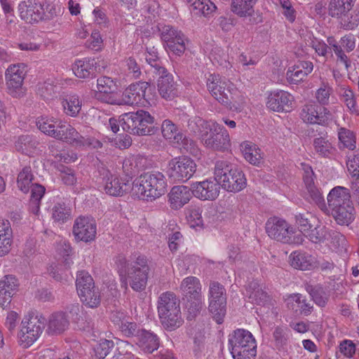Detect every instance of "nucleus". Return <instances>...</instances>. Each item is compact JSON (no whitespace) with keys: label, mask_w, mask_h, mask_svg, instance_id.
<instances>
[{"label":"nucleus","mask_w":359,"mask_h":359,"mask_svg":"<svg viewBox=\"0 0 359 359\" xmlns=\"http://www.w3.org/2000/svg\"><path fill=\"white\" fill-rule=\"evenodd\" d=\"M121 280L127 285V279L135 291L140 292L145 289L148 280L149 266L144 256H139L130 265L123 257H118L116 261Z\"/></svg>","instance_id":"nucleus-1"},{"label":"nucleus","mask_w":359,"mask_h":359,"mask_svg":"<svg viewBox=\"0 0 359 359\" xmlns=\"http://www.w3.org/2000/svg\"><path fill=\"white\" fill-rule=\"evenodd\" d=\"M328 208L337 223L348 225L355 219V210L351 200L349 190L337 186L332 189L327 196Z\"/></svg>","instance_id":"nucleus-2"},{"label":"nucleus","mask_w":359,"mask_h":359,"mask_svg":"<svg viewBox=\"0 0 359 359\" xmlns=\"http://www.w3.org/2000/svg\"><path fill=\"white\" fill-rule=\"evenodd\" d=\"M133 189L139 198L152 201L166 193L167 182L161 172H147L136 179Z\"/></svg>","instance_id":"nucleus-3"},{"label":"nucleus","mask_w":359,"mask_h":359,"mask_svg":"<svg viewBox=\"0 0 359 359\" xmlns=\"http://www.w3.org/2000/svg\"><path fill=\"white\" fill-rule=\"evenodd\" d=\"M214 175L220 186L227 191L238 192L246 187L244 173L236 165L227 161H216Z\"/></svg>","instance_id":"nucleus-4"},{"label":"nucleus","mask_w":359,"mask_h":359,"mask_svg":"<svg viewBox=\"0 0 359 359\" xmlns=\"http://www.w3.org/2000/svg\"><path fill=\"white\" fill-rule=\"evenodd\" d=\"M158 313L164 327L173 330L183 323L180 301L172 292L162 293L158 300Z\"/></svg>","instance_id":"nucleus-5"},{"label":"nucleus","mask_w":359,"mask_h":359,"mask_svg":"<svg viewBox=\"0 0 359 359\" xmlns=\"http://www.w3.org/2000/svg\"><path fill=\"white\" fill-rule=\"evenodd\" d=\"M120 123L123 130L130 134L150 135L155 131L154 117L142 109L123 114Z\"/></svg>","instance_id":"nucleus-6"},{"label":"nucleus","mask_w":359,"mask_h":359,"mask_svg":"<svg viewBox=\"0 0 359 359\" xmlns=\"http://www.w3.org/2000/svg\"><path fill=\"white\" fill-rule=\"evenodd\" d=\"M34 179L31 167L25 166L18 175L17 184L23 193H28L31 190L29 209L31 212L36 215L39 212L41 200L45 194L46 189L38 183H33Z\"/></svg>","instance_id":"nucleus-7"},{"label":"nucleus","mask_w":359,"mask_h":359,"mask_svg":"<svg viewBox=\"0 0 359 359\" xmlns=\"http://www.w3.org/2000/svg\"><path fill=\"white\" fill-rule=\"evenodd\" d=\"M186 307L189 312V318L196 316L203 307L201 285L200 280L194 276L185 278L180 285Z\"/></svg>","instance_id":"nucleus-8"},{"label":"nucleus","mask_w":359,"mask_h":359,"mask_svg":"<svg viewBox=\"0 0 359 359\" xmlns=\"http://www.w3.org/2000/svg\"><path fill=\"white\" fill-rule=\"evenodd\" d=\"M46 320L39 315H30L25 317L22 323L18 332V339L20 346L28 348L35 342L41 334Z\"/></svg>","instance_id":"nucleus-9"},{"label":"nucleus","mask_w":359,"mask_h":359,"mask_svg":"<svg viewBox=\"0 0 359 359\" xmlns=\"http://www.w3.org/2000/svg\"><path fill=\"white\" fill-rule=\"evenodd\" d=\"M54 138L76 147L99 148L102 147L100 141L82 136L72 125L61 120Z\"/></svg>","instance_id":"nucleus-10"},{"label":"nucleus","mask_w":359,"mask_h":359,"mask_svg":"<svg viewBox=\"0 0 359 359\" xmlns=\"http://www.w3.org/2000/svg\"><path fill=\"white\" fill-rule=\"evenodd\" d=\"M303 170V181L305 186L304 198L310 203H314L323 212H329L321 190L315 184L316 176L311 166L307 163H301Z\"/></svg>","instance_id":"nucleus-11"},{"label":"nucleus","mask_w":359,"mask_h":359,"mask_svg":"<svg viewBox=\"0 0 359 359\" xmlns=\"http://www.w3.org/2000/svg\"><path fill=\"white\" fill-rule=\"evenodd\" d=\"M196 170V164L194 160L187 156H180L168 162L166 173L168 178L175 182H185L194 175Z\"/></svg>","instance_id":"nucleus-12"},{"label":"nucleus","mask_w":359,"mask_h":359,"mask_svg":"<svg viewBox=\"0 0 359 359\" xmlns=\"http://www.w3.org/2000/svg\"><path fill=\"white\" fill-rule=\"evenodd\" d=\"M209 311L218 324H222L226 315V294L224 287L219 283L212 281L209 287Z\"/></svg>","instance_id":"nucleus-13"},{"label":"nucleus","mask_w":359,"mask_h":359,"mask_svg":"<svg viewBox=\"0 0 359 359\" xmlns=\"http://www.w3.org/2000/svg\"><path fill=\"white\" fill-rule=\"evenodd\" d=\"M209 127L210 134L205 133L201 135L205 147L215 151H228L231 148V140L227 130L216 121H213Z\"/></svg>","instance_id":"nucleus-14"},{"label":"nucleus","mask_w":359,"mask_h":359,"mask_svg":"<svg viewBox=\"0 0 359 359\" xmlns=\"http://www.w3.org/2000/svg\"><path fill=\"white\" fill-rule=\"evenodd\" d=\"M158 31L164 46L176 55H182L186 50L187 38L183 32L170 25H161Z\"/></svg>","instance_id":"nucleus-15"},{"label":"nucleus","mask_w":359,"mask_h":359,"mask_svg":"<svg viewBox=\"0 0 359 359\" xmlns=\"http://www.w3.org/2000/svg\"><path fill=\"white\" fill-rule=\"evenodd\" d=\"M27 74V65L24 63L10 65L5 72V79L8 93L13 97L22 95V84Z\"/></svg>","instance_id":"nucleus-16"},{"label":"nucleus","mask_w":359,"mask_h":359,"mask_svg":"<svg viewBox=\"0 0 359 359\" xmlns=\"http://www.w3.org/2000/svg\"><path fill=\"white\" fill-rule=\"evenodd\" d=\"M100 177L107 194L112 196H122L127 192L130 187L129 181L121 178L116 174H113L108 169L102 168L99 170Z\"/></svg>","instance_id":"nucleus-17"},{"label":"nucleus","mask_w":359,"mask_h":359,"mask_svg":"<svg viewBox=\"0 0 359 359\" xmlns=\"http://www.w3.org/2000/svg\"><path fill=\"white\" fill-rule=\"evenodd\" d=\"M265 229L271 238L284 243L292 242V228L286 220L278 217H270L266 222Z\"/></svg>","instance_id":"nucleus-18"},{"label":"nucleus","mask_w":359,"mask_h":359,"mask_svg":"<svg viewBox=\"0 0 359 359\" xmlns=\"http://www.w3.org/2000/svg\"><path fill=\"white\" fill-rule=\"evenodd\" d=\"M72 233L77 241L88 243L95 240L97 233L95 220L89 216H79L75 219Z\"/></svg>","instance_id":"nucleus-19"},{"label":"nucleus","mask_w":359,"mask_h":359,"mask_svg":"<svg viewBox=\"0 0 359 359\" xmlns=\"http://www.w3.org/2000/svg\"><path fill=\"white\" fill-rule=\"evenodd\" d=\"M43 0H24L18 5L22 20L28 23L38 22L44 18Z\"/></svg>","instance_id":"nucleus-20"},{"label":"nucleus","mask_w":359,"mask_h":359,"mask_svg":"<svg viewBox=\"0 0 359 359\" xmlns=\"http://www.w3.org/2000/svg\"><path fill=\"white\" fill-rule=\"evenodd\" d=\"M294 97L287 91L276 90L270 92L267 97L266 107L271 111L288 112L292 109Z\"/></svg>","instance_id":"nucleus-21"},{"label":"nucleus","mask_w":359,"mask_h":359,"mask_svg":"<svg viewBox=\"0 0 359 359\" xmlns=\"http://www.w3.org/2000/svg\"><path fill=\"white\" fill-rule=\"evenodd\" d=\"M300 115L304 122L311 124L324 125L332 118V114L327 108L312 104L304 105Z\"/></svg>","instance_id":"nucleus-22"},{"label":"nucleus","mask_w":359,"mask_h":359,"mask_svg":"<svg viewBox=\"0 0 359 359\" xmlns=\"http://www.w3.org/2000/svg\"><path fill=\"white\" fill-rule=\"evenodd\" d=\"M220 184L215 180H206L192 184L193 195L203 201H213L219 194Z\"/></svg>","instance_id":"nucleus-23"},{"label":"nucleus","mask_w":359,"mask_h":359,"mask_svg":"<svg viewBox=\"0 0 359 359\" xmlns=\"http://www.w3.org/2000/svg\"><path fill=\"white\" fill-rule=\"evenodd\" d=\"M232 84L229 79L215 74H210L206 81L208 90L220 104L227 102L224 98Z\"/></svg>","instance_id":"nucleus-24"},{"label":"nucleus","mask_w":359,"mask_h":359,"mask_svg":"<svg viewBox=\"0 0 359 359\" xmlns=\"http://www.w3.org/2000/svg\"><path fill=\"white\" fill-rule=\"evenodd\" d=\"M149 83L146 81H139L130 84L123 93L122 102L127 105L144 104L146 99V90Z\"/></svg>","instance_id":"nucleus-25"},{"label":"nucleus","mask_w":359,"mask_h":359,"mask_svg":"<svg viewBox=\"0 0 359 359\" xmlns=\"http://www.w3.org/2000/svg\"><path fill=\"white\" fill-rule=\"evenodd\" d=\"M161 130L163 136L165 139L177 144L179 147H183L187 151L189 150V146L192 144L191 140L184 134L179 133L177 126L171 121L164 120L161 125Z\"/></svg>","instance_id":"nucleus-26"},{"label":"nucleus","mask_w":359,"mask_h":359,"mask_svg":"<svg viewBox=\"0 0 359 359\" xmlns=\"http://www.w3.org/2000/svg\"><path fill=\"white\" fill-rule=\"evenodd\" d=\"M229 349L257 346L256 340L252 333L244 329H237L228 337Z\"/></svg>","instance_id":"nucleus-27"},{"label":"nucleus","mask_w":359,"mask_h":359,"mask_svg":"<svg viewBox=\"0 0 359 359\" xmlns=\"http://www.w3.org/2000/svg\"><path fill=\"white\" fill-rule=\"evenodd\" d=\"M18 286V280L12 275H6L0 280V306L6 309Z\"/></svg>","instance_id":"nucleus-28"},{"label":"nucleus","mask_w":359,"mask_h":359,"mask_svg":"<svg viewBox=\"0 0 359 359\" xmlns=\"http://www.w3.org/2000/svg\"><path fill=\"white\" fill-rule=\"evenodd\" d=\"M192 187L175 186L168 194L170 206L172 209H179L187 204L192 197Z\"/></svg>","instance_id":"nucleus-29"},{"label":"nucleus","mask_w":359,"mask_h":359,"mask_svg":"<svg viewBox=\"0 0 359 359\" xmlns=\"http://www.w3.org/2000/svg\"><path fill=\"white\" fill-rule=\"evenodd\" d=\"M97 62L93 59L76 60L72 65L75 76L80 79H90L95 76Z\"/></svg>","instance_id":"nucleus-30"},{"label":"nucleus","mask_w":359,"mask_h":359,"mask_svg":"<svg viewBox=\"0 0 359 359\" xmlns=\"http://www.w3.org/2000/svg\"><path fill=\"white\" fill-rule=\"evenodd\" d=\"M313 69V65L310 61H301L294 66L290 67L286 73L289 83L297 84L304 80Z\"/></svg>","instance_id":"nucleus-31"},{"label":"nucleus","mask_w":359,"mask_h":359,"mask_svg":"<svg viewBox=\"0 0 359 359\" xmlns=\"http://www.w3.org/2000/svg\"><path fill=\"white\" fill-rule=\"evenodd\" d=\"M246 297L255 304L265 306L269 303L271 298L264 291L257 280L250 282L246 287Z\"/></svg>","instance_id":"nucleus-32"},{"label":"nucleus","mask_w":359,"mask_h":359,"mask_svg":"<svg viewBox=\"0 0 359 359\" xmlns=\"http://www.w3.org/2000/svg\"><path fill=\"white\" fill-rule=\"evenodd\" d=\"M148 166V159L144 156L130 155L123 161V171L126 176L132 177L140 170L145 169Z\"/></svg>","instance_id":"nucleus-33"},{"label":"nucleus","mask_w":359,"mask_h":359,"mask_svg":"<svg viewBox=\"0 0 359 359\" xmlns=\"http://www.w3.org/2000/svg\"><path fill=\"white\" fill-rule=\"evenodd\" d=\"M97 92L95 97L106 103H112L111 94L116 90L115 82L108 76H101L97 80Z\"/></svg>","instance_id":"nucleus-34"},{"label":"nucleus","mask_w":359,"mask_h":359,"mask_svg":"<svg viewBox=\"0 0 359 359\" xmlns=\"http://www.w3.org/2000/svg\"><path fill=\"white\" fill-rule=\"evenodd\" d=\"M157 86L160 95L165 100H172L177 96V85L171 74L159 77Z\"/></svg>","instance_id":"nucleus-35"},{"label":"nucleus","mask_w":359,"mask_h":359,"mask_svg":"<svg viewBox=\"0 0 359 359\" xmlns=\"http://www.w3.org/2000/svg\"><path fill=\"white\" fill-rule=\"evenodd\" d=\"M137 345L147 353H151L159 347V339L156 334L142 330L137 334Z\"/></svg>","instance_id":"nucleus-36"},{"label":"nucleus","mask_w":359,"mask_h":359,"mask_svg":"<svg viewBox=\"0 0 359 359\" xmlns=\"http://www.w3.org/2000/svg\"><path fill=\"white\" fill-rule=\"evenodd\" d=\"M313 147L316 154L323 158H331L337 152V149L328 139L327 133L315 137L313 140Z\"/></svg>","instance_id":"nucleus-37"},{"label":"nucleus","mask_w":359,"mask_h":359,"mask_svg":"<svg viewBox=\"0 0 359 359\" xmlns=\"http://www.w3.org/2000/svg\"><path fill=\"white\" fill-rule=\"evenodd\" d=\"M224 101L227 102H222L221 104L224 105L227 109L235 111H241L245 103V97L233 83L231 88L227 90Z\"/></svg>","instance_id":"nucleus-38"},{"label":"nucleus","mask_w":359,"mask_h":359,"mask_svg":"<svg viewBox=\"0 0 359 359\" xmlns=\"http://www.w3.org/2000/svg\"><path fill=\"white\" fill-rule=\"evenodd\" d=\"M191 12L196 15L209 17L216 11V6L210 0H184Z\"/></svg>","instance_id":"nucleus-39"},{"label":"nucleus","mask_w":359,"mask_h":359,"mask_svg":"<svg viewBox=\"0 0 359 359\" xmlns=\"http://www.w3.org/2000/svg\"><path fill=\"white\" fill-rule=\"evenodd\" d=\"M305 290L317 306L323 308L327 305L330 299V292L321 285L306 283L305 285Z\"/></svg>","instance_id":"nucleus-40"},{"label":"nucleus","mask_w":359,"mask_h":359,"mask_svg":"<svg viewBox=\"0 0 359 359\" xmlns=\"http://www.w3.org/2000/svg\"><path fill=\"white\" fill-rule=\"evenodd\" d=\"M61 104L67 116L76 117L81 110L82 100L76 94L67 95L62 99Z\"/></svg>","instance_id":"nucleus-41"},{"label":"nucleus","mask_w":359,"mask_h":359,"mask_svg":"<svg viewBox=\"0 0 359 359\" xmlns=\"http://www.w3.org/2000/svg\"><path fill=\"white\" fill-rule=\"evenodd\" d=\"M355 1L356 0H330L328 13L332 18H339L350 12Z\"/></svg>","instance_id":"nucleus-42"},{"label":"nucleus","mask_w":359,"mask_h":359,"mask_svg":"<svg viewBox=\"0 0 359 359\" xmlns=\"http://www.w3.org/2000/svg\"><path fill=\"white\" fill-rule=\"evenodd\" d=\"M339 97L351 114L359 116V107L357 104L355 93L348 86L340 88Z\"/></svg>","instance_id":"nucleus-43"},{"label":"nucleus","mask_w":359,"mask_h":359,"mask_svg":"<svg viewBox=\"0 0 359 359\" xmlns=\"http://www.w3.org/2000/svg\"><path fill=\"white\" fill-rule=\"evenodd\" d=\"M39 142L32 135H21L14 137L15 149L23 154H29L37 147Z\"/></svg>","instance_id":"nucleus-44"},{"label":"nucleus","mask_w":359,"mask_h":359,"mask_svg":"<svg viewBox=\"0 0 359 359\" xmlns=\"http://www.w3.org/2000/svg\"><path fill=\"white\" fill-rule=\"evenodd\" d=\"M69 321L63 313H55L51 315L48 325V332L52 334H60L68 327Z\"/></svg>","instance_id":"nucleus-45"},{"label":"nucleus","mask_w":359,"mask_h":359,"mask_svg":"<svg viewBox=\"0 0 359 359\" xmlns=\"http://www.w3.org/2000/svg\"><path fill=\"white\" fill-rule=\"evenodd\" d=\"M292 267L300 270H309L312 267V258L306 252L294 251L290 255Z\"/></svg>","instance_id":"nucleus-46"},{"label":"nucleus","mask_w":359,"mask_h":359,"mask_svg":"<svg viewBox=\"0 0 359 359\" xmlns=\"http://www.w3.org/2000/svg\"><path fill=\"white\" fill-rule=\"evenodd\" d=\"M60 120L47 116H41L36 120L38 128L44 134L55 137Z\"/></svg>","instance_id":"nucleus-47"},{"label":"nucleus","mask_w":359,"mask_h":359,"mask_svg":"<svg viewBox=\"0 0 359 359\" xmlns=\"http://www.w3.org/2000/svg\"><path fill=\"white\" fill-rule=\"evenodd\" d=\"M338 139L339 148H346L349 150H354L356 147V137L355 133L346 128L338 129Z\"/></svg>","instance_id":"nucleus-48"},{"label":"nucleus","mask_w":359,"mask_h":359,"mask_svg":"<svg viewBox=\"0 0 359 359\" xmlns=\"http://www.w3.org/2000/svg\"><path fill=\"white\" fill-rule=\"evenodd\" d=\"M257 0H233L232 11L241 17L250 16L254 13L253 6Z\"/></svg>","instance_id":"nucleus-49"},{"label":"nucleus","mask_w":359,"mask_h":359,"mask_svg":"<svg viewBox=\"0 0 359 359\" xmlns=\"http://www.w3.org/2000/svg\"><path fill=\"white\" fill-rule=\"evenodd\" d=\"M81 301L90 308L97 307L100 304V294L98 288L87 289L78 294Z\"/></svg>","instance_id":"nucleus-50"},{"label":"nucleus","mask_w":359,"mask_h":359,"mask_svg":"<svg viewBox=\"0 0 359 359\" xmlns=\"http://www.w3.org/2000/svg\"><path fill=\"white\" fill-rule=\"evenodd\" d=\"M328 229L325 226L317 225L313 229H310L304 236L313 243H324L327 241Z\"/></svg>","instance_id":"nucleus-51"},{"label":"nucleus","mask_w":359,"mask_h":359,"mask_svg":"<svg viewBox=\"0 0 359 359\" xmlns=\"http://www.w3.org/2000/svg\"><path fill=\"white\" fill-rule=\"evenodd\" d=\"M242 151L245 158L252 165H258L260 163L262 156L259 149L251 142H244L241 144Z\"/></svg>","instance_id":"nucleus-52"},{"label":"nucleus","mask_w":359,"mask_h":359,"mask_svg":"<svg viewBox=\"0 0 359 359\" xmlns=\"http://www.w3.org/2000/svg\"><path fill=\"white\" fill-rule=\"evenodd\" d=\"M71 209L65 203H57L52 208V218L55 222L64 224L69 219Z\"/></svg>","instance_id":"nucleus-53"},{"label":"nucleus","mask_w":359,"mask_h":359,"mask_svg":"<svg viewBox=\"0 0 359 359\" xmlns=\"http://www.w3.org/2000/svg\"><path fill=\"white\" fill-rule=\"evenodd\" d=\"M58 86L50 79L38 84L37 93L44 100H50L57 96Z\"/></svg>","instance_id":"nucleus-54"},{"label":"nucleus","mask_w":359,"mask_h":359,"mask_svg":"<svg viewBox=\"0 0 359 359\" xmlns=\"http://www.w3.org/2000/svg\"><path fill=\"white\" fill-rule=\"evenodd\" d=\"M295 224L299 230L304 235L313 227L311 223L313 217L309 212H297L294 214Z\"/></svg>","instance_id":"nucleus-55"},{"label":"nucleus","mask_w":359,"mask_h":359,"mask_svg":"<svg viewBox=\"0 0 359 359\" xmlns=\"http://www.w3.org/2000/svg\"><path fill=\"white\" fill-rule=\"evenodd\" d=\"M76 285L78 294L87 289H93L95 283L91 276L86 271H79L76 280Z\"/></svg>","instance_id":"nucleus-56"},{"label":"nucleus","mask_w":359,"mask_h":359,"mask_svg":"<svg viewBox=\"0 0 359 359\" xmlns=\"http://www.w3.org/2000/svg\"><path fill=\"white\" fill-rule=\"evenodd\" d=\"M56 250L58 255L63 257V263L66 269H69L73 264L70 257L72 255V248L70 243L62 240L57 243Z\"/></svg>","instance_id":"nucleus-57"},{"label":"nucleus","mask_w":359,"mask_h":359,"mask_svg":"<svg viewBox=\"0 0 359 359\" xmlns=\"http://www.w3.org/2000/svg\"><path fill=\"white\" fill-rule=\"evenodd\" d=\"M332 93V87L327 83L323 82L320 88L316 92V98L317 102L325 107L330 103V95Z\"/></svg>","instance_id":"nucleus-58"},{"label":"nucleus","mask_w":359,"mask_h":359,"mask_svg":"<svg viewBox=\"0 0 359 359\" xmlns=\"http://www.w3.org/2000/svg\"><path fill=\"white\" fill-rule=\"evenodd\" d=\"M125 71L126 75L133 79H138L142 75V71L140 65L137 60L133 57H129L125 61Z\"/></svg>","instance_id":"nucleus-59"},{"label":"nucleus","mask_w":359,"mask_h":359,"mask_svg":"<svg viewBox=\"0 0 359 359\" xmlns=\"http://www.w3.org/2000/svg\"><path fill=\"white\" fill-rule=\"evenodd\" d=\"M233 359H255L257 346L229 350Z\"/></svg>","instance_id":"nucleus-60"},{"label":"nucleus","mask_w":359,"mask_h":359,"mask_svg":"<svg viewBox=\"0 0 359 359\" xmlns=\"http://www.w3.org/2000/svg\"><path fill=\"white\" fill-rule=\"evenodd\" d=\"M114 344L111 340L101 339L95 348V357L97 359L104 358L114 348Z\"/></svg>","instance_id":"nucleus-61"},{"label":"nucleus","mask_w":359,"mask_h":359,"mask_svg":"<svg viewBox=\"0 0 359 359\" xmlns=\"http://www.w3.org/2000/svg\"><path fill=\"white\" fill-rule=\"evenodd\" d=\"M340 25L346 30H352L355 28L359 23V15L356 13L352 14L347 13L340 16Z\"/></svg>","instance_id":"nucleus-62"},{"label":"nucleus","mask_w":359,"mask_h":359,"mask_svg":"<svg viewBox=\"0 0 359 359\" xmlns=\"http://www.w3.org/2000/svg\"><path fill=\"white\" fill-rule=\"evenodd\" d=\"M122 334L128 337H136L140 331L136 323L128 321V319L118 327Z\"/></svg>","instance_id":"nucleus-63"},{"label":"nucleus","mask_w":359,"mask_h":359,"mask_svg":"<svg viewBox=\"0 0 359 359\" xmlns=\"http://www.w3.org/2000/svg\"><path fill=\"white\" fill-rule=\"evenodd\" d=\"M348 170L353 177L359 179V151L346 163Z\"/></svg>","instance_id":"nucleus-64"}]
</instances>
